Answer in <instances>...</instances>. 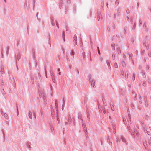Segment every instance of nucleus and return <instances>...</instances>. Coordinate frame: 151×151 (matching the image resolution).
Masks as SVG:
<instances>
[{
  "instance_id": "15",
  "label": "nucleus",
  "mask_w": 151,
  "mask_h": 151,
  "mask_svg": "<svg viewBox=\"0 0 151 151\" xmlns=\"http://www.w3.org/2000/svg\"><path fill=\"white\" fill-rule=\"evenodd\" d=\"M143 145L144 146V147L146 149H148V147L147 146V143L146 142H143Z\"/></svg>"
},
{
  "instance_id": "8",
  "label": "nucleus",
  "mask_w": 151,
  "mask_h": 151,
  "mask_svg": "<svg viewBox=\"0 0 151 151\" xmlns=\"http://www.w3.org/2000/svg\"><path fill=\"white\" fill-rule=\"evenodd\" d=\"M36 78L37 80L41 81V77L39 73H38L36 75Z\"/></svg>"
},
{
  "instance_id": "25",
  "label": "nucleus",
  "mask_w": 151,
  "mask_h": 151,
  "mask_svg": "<svg viewBox=\"0 0 151 151\" xmlns=\"http://www.w3.org/2000/svg\"><path fill=\"white\" fill-rule=\"evenodd\" d=\"M117 51L118 53V54L119 55H120L121 54V50L120 48L118 47L117 49Z\"/></svg>"
},
{
  "instance_id": "4",
  "label": "nucleus",
  "mask_w": 151,
  "mask_h": 151,
  "mask_svg": "<svg viewBox=\"0 0 151 151\" xmlns=\"http://www.w3.org/2000/svg\"><path fill=\"white\" fill-rule=\"evenodd\" d=\"M89 81L91 86L93 88L95 87V81L94 80L92 79L91 77L89 79Z\"/></svg>"
},
{
  "instance_id": "20",
  "label": "nucleus",
  "mask_w": 151,
  "mask_h": 151,
  "mask_svg": "<svg viewBox=\"0 0 151 151\" xmlns=\"http://www.w3.org/2000/svg\"><path fill=\"white\" fill-rule=\"evenodd\" d=\"M143 28L146 31H147V28L146 27L145 23L143 25Z\"/></svg>"
},
{
  "instance_id": "7",
  "label": "nucleus",
  "mask_w": 151,
  "mask_h": 151,
  "mask_svg": "<svg viewBox=\"0 0 151 151\" xmlns=\"http://www.w3.org/2000/svg\"><path fill=\"white\" fill-rule=\"evenodd\" d=\"M1 92L3 95L4 97L5 98H6V94L5 93V91L4 90V89L3 88H1Z\"/></svg>"
},
{
  "instance_id": "18",
  "label": "nucleus",
  "mask_w": 151,
  "mask_h": 151,
  "mask_svg": "<svg viewBox=\"0 0 151 151\" xmlns=\"http://www.w3.org/2000/svg\"><path fill=\"white\" fill-rule=\"evenodd\" d=\"M29 143H27V144H26V145L27 146V147L29 148V150H31V147L29 144Z\"/></svg>"
},
{
  "instance_id": "44",
  "label": "nucleus",
  "mask_w": 151,
  "mask_h": 151,
  "mask_svg": "<svg viewBox=\"0 0 151 151\" xmlns=\"http://www.w3.org/2000/svg\"><path fill=\"white\" fill-rule=\"evenodd\" d=\"M33 115L35 118H36V115L35 114V112L34 111L33 112Z\"/></svg>"
},
{
  "instance_id": "36",
  "label": "nucleus",
  "mask_w": 151,
  "mask_h": 151,
  "mask_svg": "<svg viewBox=\"0 0 151 151\" xmlns=\"http://www.w3.org/2000/svg\"><path fill=\"white\" fill-rule=\"evenodd\" d=\"M65 37V33L64 32H63L62 33V38H64Z\"/></svg>"
},
{
  "instance_id": "16",
  "label": "nucleus",
  "mask_w": 151,
  "mask_h": 151,
  "mask_svg": "<svg viewBox=\"0 0 151 151\" xmlns=\"http://www.w3.org/2000/svg\"><path fill=\"white\" fill-rule=\"evenodd\" d=\"M107 141L108 142H109V144L110 145H111L112 146V142H111L110 141V139L109 137H108L107 138Z\"/></svg>"
},
{
  "instance_id": "54",
  "label": "nucleus",
  "mask_w": 151,
  "mask_h": 151,
  "mask_svg": "<svg viewBox=\"0 0 151 151\" xmlns=\"http://www.w3.org/2000/svg\"><path fill=\"white\" fill-rule=\"evenodd\" d=\"M9 47H8L7 50H6V54L8 55L9 53Z\"/></svg>"
},
{
  "instance_id": "32",
  "label": "nucleus",
  "mask_w": 151,
  "mask_h": 151,
  "mask_svg": "<svg viewBox=\"0 0 151 151\" xmlns=\"http://www.w3.org/2000/svg\"><path fill=\"white\" fill-rule=\"evenodd\" d=\"M54 111H52V110H51V115H52V118L54 117Z\"/></svg>"
},
{
  "instance_id": "57",
  "label": "nucleus",
  "mask_w": 151,
  "mask_h": 151,
  "mask_svg": "<svg viewBox=\"0 0 151 151\" xmlns=\"http://www.w3.org/2000/svg\"><path fill=\"white\" fill-rule=\"evenodd\" d=\"M111 109L112 111H114V106L113 105L111 106Z\"/></svg>"
},
{
  "instance_id": "48",
  "label": "nucleus",
  "mask_w": 151,
  "mask_h": 151,
  "mask_svg": "<svg viewBox=\"0 0 151 151\" xmlns=\"http://www.w3.org/2000/svg\"><path fill=\"white\" fill-rule=\"evenodd\" d=\"M122 65L123 66H125V63L124 61H123L122 63Z\"/></svg>"
},
{
  "instance_id": "46",
  "label": "nucleus",
  "mask_w": 151,
  "mask_h": 151,
  "mask_svg": "<svg viewBox=\"0 0 151 151\" xmlns=\"http://www.w3.org/2000/svg\"><path fill=\"white\" fill-rule=\"evenodd\" d=\"M121 11V8L119 7L118 8L117 11V12L120 13Z\"/></svg>"
},
{
  "instance_id": "22",
  "label": "nucleus",
  "mask_w": 151,
  "mask_h": 151,
  "mask_svg": "<svg viewBox=\"0 0 151 151\" xmlns=\"http://www.w3.org/2000/svg\"><path fill=\"white\" fill-rule=\"evenodd\" d=\"M68 121L69 123V124L71 122V118L70 116H69L68 117Z\"/></svg>"
},
{
  "instance_id": "40",
  "label": "nucleus",
  "mask_w": 151,
  "mask_h": 151,
  "mask_svg": "<svg viewBox=\"0 0 151 151\" xmlns=\"http://www.w3.org/2000/svg\"><path fill=\"white\" fill-rule=\"evenodd\" d=\"M27 1L26 0V1L24 3V6L25 8L27 7Z\"/></svg>"
},
{
  "instance_id": "58",
  "label": "nucleus",
  "mask_w": 151,
  "mask_h": 151,
  "mask_svg": "<svg viewBox=\"0 0 151 151\" xmlns=\"http://www.w3.org/2000/svg\"><path fill=\"white\" fill-rule=\"evenodd\" d=\"M136 23H134V24L133 25V30L135 29V27H136Z\"/></svg>"
},
{
  "instance_id": "37",
  "label": "nucleus",
  "mask_w": 151,
  "mask_h": 151,
  "mask_svg": "<svg viewBox=\"0 0 151 151\" xmlns=\"http://www.w3.org/2000/svg\"><path fill=\"white\" fill-rule=\"evenodd\" d=\"M70 55L71 56H72L73 58H74V53L73 51L71 52Z\"/></svg>"
},
{
  "instance_id": "31",
  "label": "nucleus",
  "mask_w": 151,
  "mask_h": 151,
  "mask_svg": "<svg viewBox=\"0 0 151 151\" xmlns=\"http://www.w3.org/2000/svg\"><path fill=\"white\" fill-rule=\"evenodd\" d=\"M148 102L147 101H145V105L146 107H147L148 106Z\"/></svg>"
},
{
  "instance_id": "13",
  "label": "nucleus",
  "mask_w": 151,
  "mask_h": 151,
  "mask_svg": "<svg viewBox=\"0 0 151 151\" xmlns=\"http://www.w3.org/2000/svg\"><path fill=\"white\" fill-rule=\"evenodd\" d=\"M106 62L109 69L111 70V68L110 66V61L108 60H107L106 61Z\"/></svg>"
},
{
  "instance_id": "3",
  "label": "nucleus",
  "mask_w": 151,
  "mask_h": 151,
  "mask_svg": "<svg viewBox=\"0 0 151 151\" xmlns=\"http://www.w3.org/2000/svg\"><path fill=\"white\" fill-rule=\"evenodd\" d=\"M38 91L39 97L40 98L42 97V99L44 101V104L45 105L47 104L46 98L45 96L43 89L42 88H40L39 89H38Z\"/></svg>"
},
{
  "instance_id": "6",
  "label": "nucleus",
  "mask_w": 151,
  "mask_h": 151,
  "mask_svg": "<svg viewBox=\"0 0 151 151\" xmlns=\"http://www.w3.org/2000/svg\"><path fill=\"white\" fill-rule=\"evenodd\" d=\"M121 138L122 142L124 143L126 145H127L128 144V142L126 140L125 138L123 136H121Z\"/></svg>"
},
{
  "instance_id": "29",
  "label": "nucleus",
  "mask_w": 151,
  "mask_h": 151,
  "mask_svg": "<svg viewBox=\"0 0 151 151\" xmlns=\"http://www.w3.org/2000/svg\"><path fill=\"white\" fill-rule=\"evenodd\" d=\"M127 26H125L124 28V29L123 30V32L124 34H126V29H127Z\"/></svg>"
},
{
  "instance_id": "49",
  "label": "nucleus",
  "mask_w": 151,
  "mask_h": 151,
  "mask_svg": "<svg viewBox=\"0 0 151 151\" xmlns=\"http://www.w3.org/2000/svg\"><path fill=\"white\" fill-rule=\"evenodd\" d=\"M50 129L51 130V132L52 133V134H53L54 133L53 128H50Z\"/></svg>"
},
{
  "instance_id": "47",
  "label": "nucleus",
  "mask_w": 151,
  "mask_h": 151,
  "mask_svg": "<svg viewBox=\"0 0 151 151\" xmlns=\"http://www.w3.org/2000/svg\"><path fill=\"white\" fill-rule=\"evenodd\" d=\"M40 114H41V115L42 116V117H43V116H44V115H43V113L42 111V109H41V110L40 111Z\"/></svg>"
},
{
  "instance_id": "27",
  "label": "nucleus",
  "mask_w": 151,
  "mask_h": 151,
  "mask_svg": "<svg viewBox=\"0 0 151 151\" xmlns=\"http://www.w3.org/2000/svg\"><path fill=\"white\" fill-rule=\"evenodd\" d=\"M51 77H52V81H53V82H55V81H54V75H53V74H51Z\"/></svg>"
},
{
  "instance_id": "21",
  "label": "nucleus",
  "mask_w": 151,
  "mask_h": 151,
  "mask_svg": "<svg viewBox=\"0 0 151 151\" xmlns=\"http://www.w3.org/2000/svg\"><path fill=\"white\" fill-rule=\"evenodd\" d=\"M21 57L20 55L19 54H17V60L18 61H19V60L20 59V58Z\"/></svg>"
},
{
  "instance_id": "23",
  "label": "nucleus",
  "mask_w": 151,
  "mask_h": 151,
  "mask_svg": "<svg viewBox=\"0 0 151 151\" xmlns=\"http://www.w3.org/2000/svg\"><path fill=\"white\" fill-rule=\"evenodd\" d=\"M4 116L6 119H8V115L7 114L4 113Z\"/></svg>"
},
{
  "instance_id": "45",
  "label": "nucleus",
  "mask_w": 151,
  "mask_h": 151,
  "mask_svg": "<svg viewBox=\"0 0 151 151\" xmlns=\"http://www.w3.org/2000/svg\"><path fill=\"white\" fill-rule=\"evenodd\" d=\"M82 56L83 57V59L84 60H85V52H83Z\"/></svg>"
},
{
  "instance_id": "50",
  "label": "nucleus",
  "mask_w": 151,
  "mask_h": 151,
  "mask_svg": "<svg viewBox=\"0 0 151 151\" xmlns=\"http://www.w3.org/2000/svg\"><path fill=\"white\" fill-rule=\"evenodd\" d=\"M97 50H98V54L99 55H100V51H99V47H97Z\"/></svg>"
},
{
  "instance_id": "9",
  "label": "nucleus",
  "mask_w": 151,
  "mask_h": 151,
  "mask_svg": "<svg viewBox=\"0 0 151 151\" xmlns=\"http://www.w3.org/2000/svg\"><path fill=\"white\" fill-rule=\"evenodd\" d=\"M77 36L76 35H75L73 37V43L74 44H75V45H77Z\"/></svg>"
},
{
  "instance_id": "33",
  "label": "nucleus",
  "mask_w": 151,
  "mask_h": 151,
  "mask_svg": "<svg viewBox=\"0 0 151 151\" xmlns=\"http://www.w3.org/2000/svg\"><path fill=\"white\" fill-rule=\"evenodd\" d=\"M112 126L113 130H116L115 125L114 124H112Z\"/></svg>"
},
{
  "instance_id": "17",
  "label": "nucleus",
  "mask_w": 151,
  "mask_h": 151,
  "mask_svg": "<svg viewBox=\"0 0 151 151\" xmlns=\"http://www.w3.org/2000/svg\"><path fill=\"white\" fill-rule=\"evenodd\" d=\"M28 116L29 118L32 119V114L31 111H29L28 112Z\"/></svg>"
},
{
  "instance_id": "12",
  "label": "nucleus",
  "mask_w": 151,
  "mask_h": 151,
  "mask_svg": "<svg viewBox=\"0 0 151 151\" xmlns=\"http://www.w3.org/2000/svg\"><path fill=\"white\" fill-rule=\"evenodd\" d=\"M78 118L81 121V122H82L83 119L82 118V114L81 113H78Z\"/></svg>"
},
{
  "instance_id": "60",
  "label": "nucleus",
  "mask_w": 151,
  "mask_h": 151,
  "mask_svg": "<svg viewBox=\"0 0 151 151\" xmlns=\"http://www.w3.org/2000/svg\"><path fill=\"white\" fill-rule=\"evenodd\" d=\"M142 86L144 87H145V86H146V84H145V81H143V84H142Z\"/></svg>"
},
{
  "instance_id": "34",
  "label": "nucleus",
  "mask_w": 151,
  "mask_h": 151,
  "mask_svg": "<svg viewBox=\"0 0 151 151\" xmlns=\"http://www.w3.org/2000/svg\"><path fill=\"white\" fill-rule=\"evenodd\" d=\"M119 3V0H117L115 2V4L116 6H118Z\"/></svg>"
},
{
  "instance_id": "53",
  "label": "nucleus",
  "mask_w": 151,
  "mask_h": 151,
  "mask_svg": "<svg viewBox=\"0 0 151 151\" xmlns=\"http://www.w3.org/2000/svg\"><path fill=\"white\" fill-rule=\"evenodd\" d=\"M114 67L116 68H118V65L116 63H115L114 64Z\"/></svg>"
},
{
  "instance_id": "19",
  "label": "nucleus",
  "mask_w": 151,
  "mask_h": 151,
  "mask_svg": "<svg viewBox=\"0 0 151 151\" xmlns=\"http://www.w3.org/2000/svg\"><path fill=\"white\" fill-rule=\"evenodd\" d=\"M86 113H87V117H88V119H90V118L89 117V116H90V114H89V111H88V109H86Z\"/></svg>"
},
{
  "instance_id": "24",
  "label": "nucleus",
  "mask_w": 151,
  "mask_h": 151,
  "mask_svg": "<svg viewBox=\"0 0 151 151\" xmlns=\"http://www.w3.org/2000/svg\"><path fill=\"white\" fill-rule=\"evenodd\" d=\"M124 73L123 72H122L121 74V77L122 78H124L125 76L124 75Z\"/></svg>"
},
{
  "instance_id": "14",
  "label": "nucleus",
  "mask_w": 151,
  "mask_h": 151,
  "mask_svg": "<svg viewBox=\"0 0 151 151\" xmlns=\"http://www.w3.org/2000/svg\"><path fill=\"white\" fill-rule=\"evenodd\" d=\"M130 114H129L128 117L127 118V120L129 122V123H131V120H130Z\"/></svg>"
},
{
  "instance_id": "5",
  "label": "nucleus",
  "mask_w": 151,
  "mask_h": 151,
  "mask_svg": "<svg viewBox=\"0 0 151 151\" xmlns=\"http://www.w3.org/2000/svg\"><path fill=\"white\" fill-rule=\"evenodd\" d=\"M148 129V128H147L146 126H144L143 127V129L144 131V132L145 133H147V134L149 136H150L151 135V132H150V131L149 130H147Z\"/></svg>"
},
{
  "instance_id": "42",
  "label": "nucleus",
  "mask_w": 151,
  "mask_h": 151,
  "mask_svg": "<svg viewBox=\"0 0 151 151\" xmlns=\"http://www.w3.org/2000/svg\"><path fill=\"white\" fill-rule=\"evenodd\" d=\"M59 4H60V6H61L62 4H63V2L62 0H60L59 1Z\"/></svg>"
},
{
  "instance_id": "2",
  "label": "nucleus",
  "mask_w": 151,
  "mask_h": 151,
  "mask_svg": "<svg viewBox=\"0 0 151 151\" xmlns=\"http://www.w3.org/2000/svg\"><path fill=\"white\" fill-rule=\"evenodd\" d=\"M134 126H132L131 127L130 126L129 124L127 126L128 130L130 132L133 138H134L135 136V137L138 139H140L139 134L138 132L134 129Z\"/></svg>"
},
{
  "instance_id": "56",
  "label": "nucleus",
  "mask_w": 151,
  "mask_h": 151,
  "mask_svg": "<svg viewBox=\"0 0 151 151\" xmlns=\"http://www.w3.org/2000/svg\"><path fill=\"white\" fill-rule=\"evenodd\" d=\"M123 58H124V60H126V55H125L124 54H123Z\"/></svg>"
},
{
  "instance_id": "55",
  "label": "nucleus",
  "mask_w": 151,
  "mask_h": 151,
  "mask_svg": "<svg viewBox=\"0 0 151 151\" xmlns=\"http://www.w3.org/2000/svg\"><path fill=\"white\" fill-rule=\"evenodd\" d=\"M63 104L62 105V106L63 107H64L65 105V103L64 100V99H63Z\"/></svg>"
},
{
  "instance_id": "38",
  "label": "nucleus",
  "mask_w": 151,
  "mask_h": 151,
  "mask_svg": "<svg viewBox=\"0 0 151 151\" xmlns=\"http://www.w3.org/2000/svg\"><path fill=\"white\" fill-rule=\"evenodd\" d=\"M85 132V136H86V138L87 139L88 138V136L87 133V132Z\"/></svg>"
},
{
  "instance_id": "41",
  "label": "nucleus",
  "mask_w": 151,
  "mask_h": 151,
  "mask_svg": "<svg viewBox=\"0 0 151 151\" xmlns=\"http://www.w3.org/2000/svg\"><path fill=\"white\" fill-rule=\"evenodd\" d=\"M125 77L127 79L128 78V74L127 73H125Z\"/></svg>"
},
{
  "instance_id": "61",
  "label": "nucleus",
  "mask_w": 151,
  "mask_h": 151,
  "mask_svg": "<svg viewBox=\"0 0 151 151\" xmlns=\"http://www.w3.org/2000/svg\"><path fill=\"white\" fill-rule=\"evenodd\" d=\"M142 76H143V78H146V75H145V73H144L143 74H142Z\"/></svg>"
},
{
  "instance_id": "35",
  "label": "nucleus",
  "mask_w": 151,
  "mask_h": 151,
  "mask_svg": "<svg viewBox=\"0 0 151 151\" xmlns=\"http://www.w3.org/2000/svg\"><path fill=\"white\" fill-rule=\"evenodd\" d=\"M112 50H115V45L114 44H112L111 45Z\"/></svg>"
},
{
  "instance_id": "26",
  "label": "nucleus",
  "mask_w": 151,
  "mask_h": 151,
  "mask_svg": "<svg viewBox=\"0 0 151 151\" xmlns=\"http://www.w3.org/2000/svg\"><path fill=\"white\" fill-rule=\"evenodd\" d=\"M49 125L50 128H53V125L51 122L49 123Z\"/></svg>"
},
{
  "instance_id": "28",
  "label": "nucleus",
  "mask_w": 151,
  "mask_h": 151,
  "mask_svg": "<svg viewBox=\"0 0 151 151\" xmlns=\"http://www.w3.org/2000/svg\"><path fill=\"white\" fill-rule=\"evenodd\" d=\"M131 107L133 109H134L135 108L133 104V103H132L131 104Z\"/></svg>"
},
{
  "instance_id": "62",
  "label": "nucleus",
  "mask_w": 151,
  "mask_h": 151,
  "mask_svg": "<svg viewBox=\"0 0 151 151\" xmlns=\"http://www.w3.org/2000/svg\"><path fill=\"white\" fill-rule=\"evenodd\" d=\"M148 55L149 57H151V52H149L148 53Z\"/></svg>"
},
{
  "instance_id": "52",
  "label": "nucleus",
  "mask_w": 151,
  "mask_h": 151,
  "mask_svg": "<svg viewBox=\"0 0 151 151\" xmlns=\"http://www.w3.org/2000/svg\"><path fill=\"white\" fill-rule=\"evenodd\" d=\"M55 108L56 109V110L57 111L58 105L57 104L56 101H55Z\"/></svg>"
},
{
  "instance_id": "51",
  "label": "nucleus",
  "mask_w": 151,
  "mask_h": 151,
  "mask_svg": "<svg viewBox=\"0 0 151 151\" xmlns=\"http://www.w3.org/2000/svg\"><path fill=\"white\" fill-rule=\"evenodd\" d=\"M98 108L99 109V111L100 112L101 111V109H100V105H99V103H98Z\"/></svg>"
},
{
  "instance_id": "10",
  "label": "nucleus",
  "mask_w": 151,
  "mask_h": 151,
  "mask_svg": "<svg viewBox=\"0 0 151 151\" xmlns=\"http://www.w3.org/2000/svg\"><path fill=\"white\" fill-rule=\"evenodd\" d=\"M82 124V127L83 129V131L84 132H87V129L85 123H84L83 122H81Z\"/></svg>"
},
{
  "instance_id": "64",
  "label": "nucleus",
  "mask_w": 151,
  "mask_h": 151,
  "mask_svg": "<svg viewBox=\"0 0 151 151\" xmlns=\"http://www.w3.org/2000/svg\"><path fill=\"white\" fill-rule=\"evenodd\" d=\"M126 19H127V20L128 21H129V17L128 16H127L126 17Z\"/></svg>"
},
{
  "instance_id": "30",
  "label": "nucleus",
  "mask_w": 151,
  "mask_h": 151,
  "mask_svg": "<svg viewBox=\"0 0 151 151\" xmlns=\"http://www.w3.org/2000/svg\"><path fill=\"white\" fill-rule=\"evenodd\" d=\"M135 74L134 73H133V80L134 81L135 80Z\"/></svg>"
},
{
  "instance_id": "39",
  "label": "nucleus",
  "mask_w": 151,
  "mask_h": 151,
  "mask_svg": "<svg viewBox=\"0 0 151 151\" xmlns=\"http://www.w3.org/2000/svg\"><path fill=\"white\" fill-rule=\"evenodd\" d=\"M112 58L113 60H114V59H115V55H114V54H113L112 55Z\"/></svg>"
},
{
  "instance_id": "59",
  "label": "nucleus",
  "mask_w": 151,
  "mask_h": 151,
  "mask_svg": "<svg viewBox=\"0 0 151 151\" xmlns=\"http://www.w3.org/2000/svg\"><path fill=\"white\" fill-rule=\"evenodd\" d=\"M146 69L147 70H149V67L148 65H147L146 67Z\"/></svg>"
},
{
  "instance_id": "1",
  "label": "nucleus",
  "mask_w": 151,
  "mask_h": 151,
  "mask_svg": "<svg viewBox=\"0 0 151 151\" xmlns=\"http://www.w3.org/2000/svg\"><path fill=\"white\" fill-rule=\"evenodd\" d=\"M4 64H2L0 67V86H3L4 85V81L5 78V74L4 73Z\"/></svg>"
},
{
  "instance_id": "11",
  "label": "nucleus",
  "mask_w": 151,
  "mask_h": 151,
  "mask_svg": "<svg viewBox=\"0 0 151 151\" xmlns=\"http://www.w3.org/2000/svg\"><path fill=\"white\" fill-rule=\"evenodd\" d=\"M50 22L51 25L52 26L55 25V21L52 17L50 19Z\"/></svg>"
},
{
  "instance_id": "43",
  "label": "nucleus",
  "mask_w": 151,
  "mask_h": 151,
  "mask_svg": "<svg viewBox=\"0 0 151 151\" xmlns=\"http://www.w3.org/2000/svg\"><path fill=\"white\" fill-rule=\"evenodd\" d=\"M126 12L127 13L129 14L130 13L129 10L128 9H127L126 10Z\"/></svg>"
},
{
  "instance_id": "63",
  "label": "nucleus",
  "mask_w": 151,
  "mask_h": 151,
  "mask_svg": "<svg viewBox=\"0 0 151 151\" xmlns=\"http://www.w3.org/2000/svg\"><path fill=\"white\" fill-rule=\"evenodd\" d=\"M146 42H144L143 43V45L144 46H146Z\"/></svg>"
}]
</instances>
